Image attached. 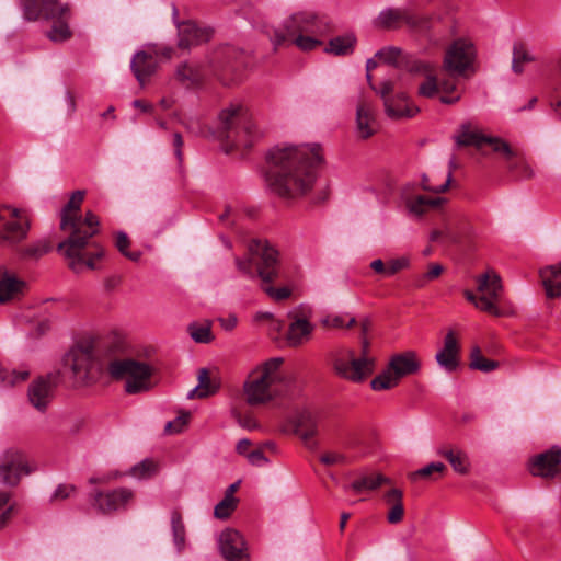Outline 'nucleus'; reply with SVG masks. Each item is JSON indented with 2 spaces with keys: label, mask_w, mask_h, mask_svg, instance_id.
<instances>
[{
  "label": "nucleus",
  "mask_w": 561,
  "mask_h": 561,
  "mask_svg": "<svg viewBox=\"0 0 561 561\" xmlns=\"http://www.w3.org/2000/svg\"><path fill=\"white\" fill-rule=\"evenodd\" d=\"M322 160L319 145L276 146L266 154V183L283 199L304 197L313 188Z\"/></svg>",
  "instance_id": "obj_1"
},
{
  "label": "nucleus",
  "mask_w": 561,
  "mask_h": 561,
  "mask_svg": "<svg viewBox=\"0 0 561 561\" xmlns=\"http://www.w3.org/2000/svg\"><path fill=\"white\" fill-rule=\"evenodd\" d=\"M84 194V191L73 192L60 213V229L69 232V237L58 244L57 250L75 273L94 270L95 261L104 254L102 248L90 242L99 232V217L92 211H87L83 219L80 215Z\"/></svg>",
  "instance_id": "obj_2"
},
{
  "label": "nucleus",
  "mask_w": 561,
  "mask_h": 561,
  "mask_svg": "<svg viewBox=\"0 0 561 561\" xmlns=\"http://www.w3.org/2000/svg\"><path fill=\"white\" fill-rule=\"evenodd\" d=\"M283 363L282 357L270 358L248 375L243 393L250 405L266 404L294 394L296 380L291 375L283 371Z\"/></svg>",
  "instance_id": "obj_3"
},
{
  "label": "nucleus",
  "mask_w": 561,
  "mask_h": 561,
  "mask_svg": "<svg viewBox=\"0 0 561 561\" xmlns=\"http://www.w3.org/2000/svg\"><path fill=\"white\" fill-rule=\"evenodd\" d=\"M249 257L236 259L240 272L250 276L254 275L253 266L262 279V289L275 301H282L290 297L288 287L275 288L270 284L279 276V261L277 251L265 242L254 240L249 245Z\"/></svg>",
  "instance_id": "obj_4"
},
{
  "label": "nucleus",
  "mask_w": 561,
  "mask_h": 561,
  "mask_svg": "<svg viewBox=\"0 0 561 561\" xmlns=\"http://www.w3.org/2000/svg\"><path fill=\"white\" fill-rule=\"evenodd\" d=\"M21 5L27 21L44 19L53 23L46 33L51 42H65L72 36L69 27L72 16L69 3L62 0H21Z\"/></svg>",
  "instance_id": "obj_5"
},
{
  "label": "nucleus",
  "mask_w": 561,
  "mask_h": 561,
  "mask_svg": "<svg viewBox=\"0 0 561 561\" xmlns=\"http://www.w3.org/2000/svg\"><path fill=\"white\" fill-rule=\"evenodd\" d=\"M454 139L458 147L473 146L478 150H481L484 145H489L493 152L505 158L510 171L520 173L524 178L533 175V171L525 160L519 158L510 144L500 137L485 136L478 129H471L470 124H462Z\"/></svg>",
  "instance_id": "obj_6"
},
{
  "label": "nucleus",
  "mask_w": 561,
  "mask_h": 561,
  "mask_svg": "<svg viewBox=\"0 0 561 561\" xmlns=\"http://www.w3.org/2000/svg\"><path fill=\"white\" fill-rule=\"evenodd\" d=\"M369 341L362 339V354L355 356V352L348 347H339L331 352L330 357L334 373L345 380L362 382L374 371L375 360L368 356Z\"/></svg>",
  "instance_id": "obj_7"
},
{
  "label": "nucleus",
  "mask_w": 561,
  "mask_h": 561,
  "mask_svg": "<svg viewBox=\"0 0 561 561\" xmlns=\"http://www.w3.org/2000/svg\"><path fill=\"white\" fill-rule=\"evenodd\" d=\"M219 129L224 137L250 146L256 137V125L247 107L231 104L219 113Z\"/></svg>",
  "instance_id": "obj_8"
},
{
  "label": "nucleus",
  "mask_w": 561,
  "mask_h": 561,
  "mask_svg": "<svg viewBox=\"0 0 561 561\" xmlns=\"http://www.w3.org/2000/svg\"><path fill=\"white\" fill-rule=\"evenodd\" d=\"M64 367L76 386L94 383L101 374V365L90 344L73 346L64 357Z\"/></svg>",
  "instance_id": "obj_9"
},
{
  "label": "nucleus",
  "mask_w": 561,
  "mask_h": 561,
  "mask_svg": "<svg viewBox=\"0 0 561 561\" xmlns=\"http://www.w3.org/2000/svg\"><path fill=\"white\" fill-rule=\"evenodd\" d=\"M108 374L114 379H125V391L136 394L151 388L152 368L147 363L131 358L114 359L108 364Z\"/></svg>",
  "instance_id": "obj_10"
},
{
  "label": "nucleus",
  "mask_w": 561,
  "mask_h": 561,
  "mask_svg": "<svg viewBox=\"0 0 561 561\" xmlns=\"http://www.w3.org/2000/svg\"><path fill=\"white\" fill-rule=\"evenodd\" d=\"M327 24L317 13L302 11L291 14L284 21L282 28H275L270 34L271 41L275 49L285 44L289 37L299 34L321 35L325 32Z\"/></svg>",
  "instance_id": "obj_11"
},
{
  "label": "nucleus",
  "mask_w": 561,
  "mask_h": 561,
  "mask_svg": "<svg viewBox=\"0 0 561 561\" xmlns=\"http://www.w3.org/2000/svg\"><path fill=\"white\" fill-rule=\"evenodd\" d=\"M476 282L479 296L467 289L463 291L467 300L472 302L481 311L500 316L501 311L496 305L503 289L500 275L495 271L489 270L479 275Z\"/></svg>",
  "instance_id": "obj_12"
},
{
  "label": "nucleus",
  "mask_w": 561,
  "mask_h": 561,
  "mask_svg": "<svg viewBox=\"0 0 561 561\" xmlns=\"http://www.w3.org/2000/svg\"><path fill=\"white\" fill-rule=\"evenodd\" d=\"M30 219L25 210L0 205V242L15 245L26 239Z\"/></svg>",
  "instance_id": "obj_13"
},
{
  "label": "nucleus",
  "mask_w": 561,
  "mask_h": 561,
  "mask_svg": "<svg viewBox=\"0 0 561 561\" xmlns=\"http://www.w3.org/2000/svg\"><path fill=\"white\" fill-rule=\"evenodd\" d=\"M36 471V465L27 460L26 455L15 448L7 449L0 457V482L16 486L23 476Z\"/></svg>",
  "instance_id": "obj_14"
},
{
  "label": "nucleus",
  "mask_w": 561,
  "mask_h": 561,
  "mask_svg": "<svg viewBox=\"0 0 561 561\" xmlns=\"http://www.w3.org/2000/svg\"><path fill=\"white\" fill-rule=\"evenodd\" d=\"M402 24L416 31H426L430 28V19L414 14L409 9L388 8L382 10L374 21L376 27L383 30H394Z\"/></svg>",
  "instance_id": "obj_15"
},
{
  "label": "nucleus",
  "mask_w": 561,
  "mask_h": 561,
  "mask_svg": "<svg viewBox=\"0 0 561 561\" xmlns=\"http://www.w3.org/2000/svg\"><path fill=\"white\" fill-rule=\"evenodd\" d=\"M396 82L386 80L380 84L379 95L385 105L386 114L393 119L411 118L419 113V107L410 104L405 92L394 93Z\"/></svg>",
  "instance_id": "obj_16"
},
{
  "label": "nucleus",
  "mask_w": 561,
  "mask_h": 561,
  "mask_svg": "<svg viewBox=\"0 0 561 561\" xmlns=\"http://www.w3.org/2000/svg\"><path fill=\"white\" fill-rule=\"evenodd\" d=\"M134 499V492L127 488H117L111 491H95L89 495L91 506L102 514H110L124 510Z\"/></svg>",
  "instance_id": "obj_17"
},
{
  "label": "nucleus",
  "mask_w": 561,
  "mask_h": 561,
  "mask_svg": "<svg viewBox=\"0 0 561 561\" xmlns=\"http://www.w3.org/2000/svg\"><path fill=\"white\" fill-rule=\"evenodd\" d=\"M473 58L474 48L471 42L455 41L446 50L444 69L451 76H460L471 66Z\"/></svg>",
  "instance_id": "obj_18"
},
{
  "label": "nucleus",
  "mask_w": 561,
  "mask_h": 561,
  "mask_svg": "<svg viewBox=\"0 0 561 561\" xmlns=\"http://www.w3.org/2000/svg\"><path fill=\"white\" fill-rule=\"evenodd\" d=\"M561 447L552 446L549 450L534 456L529 460V471L533 476L550 479L561 472Z\"/></svg>",
  "instance_id": "obj_19"
},
{
  "label": "nucleus",
  "mask_w": 561,
  "mask_h": 561,
  "mask_svg": "<svg viewBox=\"0 0 561 561\" xmlns=\"http://www.w3.org/2000/svg\"><path fill=\"white\" fill-rule=\"evenodd\" d=\"M291 422L295 434L300 437L309 449H316L318 443L313 438L318 434V416L311 411L304 410L296 413Z\"/></svg>",
  "instance_id": "obj_20"
},
{
  "label": "nucleus",
  "mask_w": 561,
  "mask_h": 561,
  "mask_svg": "<svg viewBox=\"0 0 561 561\" xmlns=\"http://www.w3.org/2000/svg\"><path fill=\"white\" fill-rule=\"evenodd\" d=\"M219 548L227 561H248L245 542L242 535L234 529H226L219 537Z\"/></svg>",
  "instance_id": "obj_21"
},
{
  "label": "nucleus",
  "mask_w": 561,
  "mask_h": 561,
  "mask_svg": "<svg viewBox=\"0 0 561 561\" xmlns=\"http://www.w3.org/2000/svg\"><path fill=\"white\" fill-rule=\"evenodd\" d=\"M288 317L291 321L286 333L287 344L297 347L308 342L314 330V325L310 323L308 316L293 311Z\"/></svg>",
  "instance_id": "obj_22"
},
{
  "label": "nucleus",
  "mask_w": 561,
  "mask_h": 561,
  "mask_svg": "<svg viewBox=\"0 0 561 561\" xmlns=\"http://www.w3.org/2000/svg\"><path fill=\"white\" fill-rule=\"evenodd\" d=\"M158 51L140 50L137 51L130 61V69L141 87L146 84L148 79L157 71Z\"/></svg>",
  "instance_id": "obj_23"
},
{
  "label": "nucleus",
  "mask_w": 561,
  "mask_h": 561,
  "mask_svg": "<svg viewBox=\"0 0 561 561\" xmlns=\"http://www.w3.org/2000/svg\"><path fill=\"white\" fill-rule=\"evenodd\" d=\"M178 46L181 49H191L205 42H208L211 36L209 28L199 27L192 21H186L178 26Z\"/></svg>",
  "instance_id": "obj_24"
},
{
  "label": "nucleus",
  "mask_w": 561,
  "mask_h": 561,
  "mask_svg": "<svg viewBox=\"0 0 561 561\" xmlns=\"http://www.w3.org/2000/svg\"><path fill=\"white\" fill-rule=\"evenodd\" d=\"M25 288V282L5 266H0V305L19 299Z\"/></svg>",
  "instance_id": "obj_25"
},
{
  "label": "nucleus",
  "mask_w": 561,
  "mask_h": 561,
  "mask_svg": "<svg viewBox=\"0 0 561 561\" xmlns=\"http://www.w3.org/2000/svg\"><path fill=\"white\" fill-rule=\"evenodd\" d=\"M460 345L453 330H449L444 339L443 347L436 353L437 364L447 371H454L458 367Z\"/></svg>",
  "instance_id": "obj_26"
},
{
  "label": "nucleus",
  "mask_w": 561,
  "mask_h": 561,
  "mask_svg": "<svg viewBox=\"0 0 561 561\" xmlns=\"http://www.w3.org/2000/svg\"><path fill=\"white\" fill-rule=\"evenodd\" d=\"M410 71L424 76L425 81L419 87V94L424 98H433L439 91L435 67L425 61H414Z\"/></svg>",
  "instance_id": "obj_27"
},
{
  "label": "nucleus",
  "mask_w": 561,
  "mask_h": 561,
  "mask_svg": "<svg viewBox=\"0 0 561 561\" xmlns=\"http://www.w3.org/2000/svg\"><path fill=\"white\" fill-rule=\"evenodd\" d=\"M356 126L360 138L366 139L376 133V118L373 106L360 102L356 110Z\"/></svg>",
  "instance_id": "obj_28"
},
{
  "label": "nucleus",
  "mask_w": 561,
  "mask_h": 561,
  "mask_svg": "<svg viewBox=\"0 0 561 561\" xmlns=\"http://www.w3.org/2000/svg\"><path fill=\"white\" fill-rule=\"evenodd\" d=\"M388 366L401 379L408 375L415 374L420 369V362L416 354L409 351L394 355Z\"/></svg>",
  "instance_id": "obj_29"
},
{
  "label": "nucleus",
  "mask_w": 561,
  "mask_h": 561,
  "mask_svg": "<svg viewBox=\"0 0 561 561\" xmlns=\"http://www.w3.org/2000/svg\"><path fill=\"white\" fill-rule=\"evenodd\" d=\"M540 278L549 298L561 296V262L541 268Z\"/></svg>",
  "instance_id": "obj_30"
},
{
  "label": "nucleus",
  "mask_w": 561,
  "mask_h": 561,
  "mask_svg": "<svg viewBox=\"0 0 561 561\" xmlns=\"http://www.w3.org/2000/svg\"><path fill=\"white\" fill-rule=\"evenodd\" d=\"M446 202L443 197H427L424 195L404 196V205L411 215L422 216L430 209L438 208Z\"/></svg>",
  "instance_id": "obj_31"
},
{
  "label": "nucleus",
  "mask_w": 561,
  "mask_h": 561,
  "mask_svg": "<svg viewBox=\"0 0 561 561\" xmlns=\"http://www.w3.org/2000/svg\"><path fill=\"white\" fill-rule=\"evenodd\" d=\"M51 386L44 378L34 380L28 388V399L34 408L44 411L50 400Z\"/></svg>",
  "instance_id": "obj_32"
},
{
  "label": "nucleus",
  "mask_w": 561,
  "mask_h": 561,
  "mask_svg": "<svg viewBox=\"0 0 561 561\" xmlns=\"http://www.w3.org/2000/svg\"><path fill=\"white\" fill-rule=\"evenodd\" d=\"M197 379L198 383L188 392V399L207 398L215 394L220 387L219 380L216 377H210L209 371L206 368L199 369Z\"/></svg>",
  "instance_id": "obj_33"
},
{
  "label": "nucleus",
  "mask_w": 561,
  "mask_h": 561,
  "mask_svg": "<svg viewBox=\"0 0 561 561\" xmlns=\"http://www.w3.org/2000/svg\"><path fill=\"white\" fill-rule=\"evenodd\" d=\"M438 455L450 463L456 473L467 476L470 472L471 462L469 456L460 448H442L438 450Z\"/></svg>",
  "instance_id": "obj_34"
},
{
  "label": "nucleus",
  "mask_w": 561,
  "mask_h": 561,
  "mask_svg": "<svg viewBox=\"0 0 561 561\" xmlns=\"http://www.w3.org/2000/svg\"><path fill=\"white\" fill-rule=\"evenodd\" d=\"M356 44L354 34H345L330 39L325 51L335 56H346L353 53Z\"/></svg>",
  "instance_id": "obj_35"
},
{
  "label": "nucleus",
  "mask_w": 561,
  "mask_h": 561,
  "mask_svg": "<svg viewBox=\"0 0 561 561\" xmlns=\"http://www.w3.org/2000/svg\"><path fill=\"white\" fill-rule=\"evenodd\" d=\"M175 78L188 88L198 84L203 79V73L199 67L183 62L175 70Z\"/></svg>",
  "instance_id": "obj_36"
},
{
  "label": "nucleus",
  "mask_w": 561,
  "mask_h": 561,
  "mask_svg": "<svg viewBox=\"0 0 561 561\" xmlns=\"http://www.w3.org/2000/svg\"><path fill=\"white\" fill-rule=\"evenodd\" d=\"M399 381L400 378L387 366L382 373L371 380L370 386L375 391L389 390L398 386Z\"/></svg>",
  "instance_id": "obj_37"
},
{
  "label": "nucleus",
  "mask_w": 561,
  "mask_h": 561,
  "mask_svg": "<svg viewBox=\"0 0 561 561\" xmlns=\"http://www.w3.org/2000/svg\"><path fill=\"white\" fill-rule=\"evenodd\" d=\"M389 482L390 480L387 477L378 473L376 476H366L355 480L354 482H352L351 488L356 493H360L365 490H376L381 484Z\"/></svg>",
  "instance_id": "obj_38"
},
{
  "label": "nucleus",
  "mask_w": 561,
  "mask_h": 561,
  "mask_svg": "<svg viewBox=\"0 0 561 561\" xmlns=\"http://www.w3.org/2000/svg\"><path fill=\"white\" fill-rule=\"evenodd\" d=\"M470 367L483 373H490L499 367V363L493 359L485 358L479 347H474L470 354Z\"/></svg>",
  "instance_id": "obj_39"
},
{
  "label": "nucleus",
  "mask_w": 561,
  "mask_h": 561,
  "mask_svg": "<svg viewBox=\"0 0 561 561\" xmlns=\"http://www.w3.org/2000/svg\"><path fill=\"white\" fill-rule=\"evenodd\" d=\"M171 527L174 545L178 551L181 552L185 547V527L179 512H173L171 514Z\"/></svg>",
  "instance_id": "obj_40"
},
{
  "label": "nucleus",
  "mask_w": 561,
  "mask_h": 561,
  "mask_svg": "<svg viewBox=\"0 0 561 561\" xmlns=\"http://www.w3.org/2000/svg\"><path fill=\"white\" fill-rule=\"evenodd\" d=\"M51 250V244L48 240L42 239L33 242L32 244L25 247L21 251V255L24 259L30 260H38L46 253H48Z\"/></svg>",
  "instance_id": "obj_41"
},
{
  "label": "nucleus",
  "mask_w": 561,
  "mask_h": 561,
  "mask_svg": "<svg viewBox=\"0 0 561 561\" xmlns=\"http://www.w3.org/2000/svg\"><path fill=\"white\" fill-rule=\"evenodd\" d=\"M28 376L30 371L26 368H0V380L5 386H15L20 382L25 381L28 378Z\"/></svg>",
  "instance_id": "obj_42"
},
{
  "label": "nucleus",
  "mask_w": 561,
  "mask_h": 561,
  "mask_svg": "<svg viewBox=\"0 0 561 561\" xmlns=\"http://www.w3.org/2000/svg\"><path fill=\"white\" fill-rule=\"evenodd\" d=\"M534 60V57L529 54L526 46L523 43H517L513 48V62L512 68L514 72L520 73L523 71V65L525 62H530Z\"/></svg>",
  "instance_id": "obj_43"
},
{
  "label": "nucleus",
  "mask_w": 561,
  "mask_h": 561,
  "mask_svg": "<svg viewBox=\"0 0 561 561\" xmlns=\"http://www.w3.org/2000/svg\"><path fill=\"white\" fill-rule=\"evenodd\" d=\"M234 50L230 47H221L218 49L210 60L214 69H228L230 67L231 57L234 56Z\"/></svg>",
  "instance_id": "obj_44"
},
{
  "label": "nucleus",
  "mask_w": 561,
  "mask_h": 561,
  "mask_svg": "<svg viewBox=\"0 0 561 561\" xmlns=\"http://www.w3.org/2000/svg\"><path fill=\"white\" fill-rule=\"evenodd\" d=\"M317 35L313 34H299L293 37H289V42L295 44L298 48L304 51L313 50L319 47L322 43L321 41L316 38Z\"/></svg>",
  "instance_id": "obj_45"
},
{
  "label": "nucleus",
  "mask_w": 561,
  "mask_h": 561,
  "mask_svg": "<svg viewBox=\"0 0 561 561\" xmlns=\"http://www.w3.org/2000/svg\"><path fill=\"white\" fill-rule=\"evenodd\" d=\"M238 500L236 497L224 496V499L215 506L214 515L216 518H228L237 507Z\"/></svg>",
  "instance_id": "obj_46"
},
{
  "label": "nucleus",
  "mask_w": 561,
  "mask_h": 561,
  "mask_svg": "<svg viewBox=\"0 0 561 561\" xmlns=\"http://www.w3.org/2000/svg\"><path fill=\"white\" fill-rule=\"evenodd\" d=\"M157 471V465L150 459H145L130 469V474L138 479L149 478Z\"/></svg>",
  "instance_id": "obj_47"
},
{
  "label": "nucleus",
  "mask_w": 561,
  "mask_h": 561,
  "mask_svg": "<svg viewBox=\"0 0 561 561\" xmlns=\"http://www.w3.org/2000/svg\"><path fill=\"white\" fill-rule=\"evenodd\" d=\"M356 323V319L354 317H348L347 319L341 314H330L322 319V324L328 328L341 329V328H351Z\"/></svg>",
  "instance_id": "obj_48"
},
{
  "label": "nucleus",
  "mask_w": 561,
  "mask_h": 561,
  "mask_svg": "<svg viewBox=\"0 0 561 561\" xmlns=\"http://www.w3.org/2000/svg\"><path fill=\"white\" fill-rule=\"evenodd\" d=\"M443 272V265L438 263H433L430 265L428 271L426 273L415 278L414 286L416 288H423L428 282L438 278Z\"/></svg>",
  "instance_id": "obj_49"
},
{
  "label": "nucleus",
  "mask_w": 561,
  "mask_h": 561,
  "mask_svg": "<svg viewBox=\"0 0 561 561\" xmlns=\"http://www.w3.org/2000/svg\"><path fill=\"white\" fill-rule=\"evenodd\" d=\"M446 466L443 462H431L427 466L412 472L410 479L415 481L420 478H430L433 473H443L446 471Z\"/></svg>",
  "instance_id": "obj_50"
},
{
  "label": "nucleus",
  "mask_w": 561,
  "mask_h": 561,
  "mask_svg": "<svg viewBox=\"0 0 561 561\" xmlns=\"http://www.w3.org/2000/svg\"><path fill=\"white\" fill-rule=\"evenodd\" d=\"M118 251L131 261H137L140 257L139 252H128L127 249L130 245V240L125 232H118L115 241Z\"/></svg>",
  "instance_id": "obj_51"
},
{
  "label": "nucleus",
  "mask_w": 561,
  "mask_h": 561,
  "mask_svg": "<svg viewBox=\"0 0 561 561\" xmlns=\"http://www.w3.org/2000/svg\"><path fill=\"white\" fill-rule=\"evenodd\" d=\"M191 337L197 343H209L213 340L211 330L208 325H190Z\"/></svg>",
  "instance_id": "obj_52"
},
{
  "label": "nucleus",
  "mask_w": 561,
  "mask_h": 561,
  "mask_svg": "<svg viewBox=\"0 0 561 561\" xmlns=\"http://www.w3.org/2000/svg\"><path fill=\"white\" fill-rule=\"evenodd\" d=\"M401 54L402 50L400 48L390 46L378 50L375 57L388 65H394L399 60Z\"/></svg>",
  "instance_id": "obj_53"
},
{
  "label": "nucleus",
  "mask_w": 561,
  "mask_h": 561,
  "mask_svg": "<svg viewBox=\"0 0 561 561\" xmlns=\"http://www.w3.org/2000/svg\"><path fill=\"white\" fill-rule=\"evenodd\" d=\"M409 266L410 259L408 256L391 259L387 262V277H391L397 273L408 268Z\"/></svg>",
  "instance_id": "obj_54"
},
{
  "label": "nucleus",
  "mask_w": 561,
  "mask_h": 561,
  "mask_svg": "<svg viewBox=\"0 0 561 561\" xmlns=\"http://www.w3.org/2000/svg\"><path fill=\"white\" fill-rule=\"evenodd\" d=\"M451 172L449 171L447 178L443 184L439 186H434L431 184L430 178L427 175H423L421 180V186L424 191L433 192V193H444L448 190L451 183Z\"/></svg>",
  "instance_id": "obj_55"
},
{
  "label": "nucleus",
  "mask_w": 561,
  "mask_h": 561,
  "mask_svg": "<svg viewBox=\"0 0 561 561\" xmlns=\"http://www.w3.org/2000/svg\"><path fill=\"white\" fill-rule=\"evenodd\" d=\"M190 416L191 414L188 412H182L175 420L169 421L164 427L165 433H180L187 424Z\"/></svg>",
  "instance_id": "obj_56"
},
{
  "label": "nucleus",
  "mask_w": 561,
  "mask_h": 561,
  "mask_svg": "<svg viewBox=\"0 0 561 561\" xmlns=\"http://www.w3.org/2000/svg\"><path fill=\"white\" fill-rule=\"evenodd\" d=\"M320 462L324 466L344 465L347 462V457L342 453L328 451L320 456Z\"/></svg>",
  "instance_id": "obj_57"
},
{
  "label": "nucleus",
  "mask_w": 561,
  "mask_h": 561,
  "mask_svg": "<svg viewBox=\"0 0 561 561\" xmlns=\"http://www.w3.org/2000/svg\"><path fill=\"white\" fill-rule=\"evenodd\" d=\"M404 507L402 503L393 504L387 514V520L390 524H398L403 519Z\"/></svg>",
  "instance_id": "obj_58"
},
{
  "label": "nucleus",
  "mask_w": 561,
  "mask_h": 561,
  "mask_svg": "<svg viewBox=\"0 0 561 561\" xmlns=\"http://www.w3.org/2000/svg\"><path fill=\"white\" fill-rule=\"evenodd\" d=\"M247 459L252 466L263 467L268 462V458L260 449L252 450L247 454Z\"/></svg>",
  "instance_id": "obj_59"
},
{
  "label": "nucleus",
  "mask_w": 561,
  "mask_h": 561,
  "mask_svg": "<svg viewBox=\"0 0 561 561\" xmlns=\"http://www.w3.org/2000/svg\"><path fill=\"white\" fill-rule=\"evenodd\" d=\"M234 416H236L239 425L242 426L243 428H247V430H250V431L259 428V423L253 417V415L236 413Z\"/></svg>",
  "instance_id": "obj_60"
},
{
  "label": "nucleus",
  "mask_w": 561,
  "mask_h": 561,
  "mask_svg": "<svg viewBox=\"0 0 561 561\" xmlns=\"http://www.w3.org/2000/svg\"><path fill=\"white\" fill-rule=\"evenodd\" d=\"M76 491L72 484H60L55 490L51 500H65L69 497Z\"/></svg>",
  "instance_id": "obj_61"
},
{
  "label": "nucleus",
  "mask_w": 561,
  "mask_h": 561,
  "mask_svg": "<svg viewBox=\"0 0 561 561\" xmlns=\"http://www.w3.org/2000/svg\"><path fill=\"white\" fill-rule=\"evenodd\" d=\"M403 493L399 489H391L385 495L387 503L393 505L397 503H402Z\"/></svg>",
  "instance_id": "obj_62"
},
{
  "label": "nucleus",
  "mask_w": 561,
  "mask_h": 561,
  "mask_svg": "<svg viewBox=\"0 0 561 561\" xmlns=\"http://www.w3.org/2000/svg\"><path fill=\"white\" fill-rule=\"evenodd\" d=\"M173 147H174V153H175L176 159L179 161H182L183 138H182L181 134H179V133H175L173 135Z\"/></svg>",
  "instance_id": "obj_63"
},
{
  "label": "nucleus",
  "mask_w": 561,
  "mask_h": 561,
  "mask_svg": "<svg viewBox=\"0 0 561 561\" xmlns=\"http://www.w3.org/2000/svg\"><path fill=\"white\" fill-rule=\"evenodd\" d=\"M370 267L378 274H382L383 276L387 277V263H385L382 260L380 259H377V260H374L371 263H370Z\"/></svg>",
  "instance_id": "obj_64"
}]
</instances>
